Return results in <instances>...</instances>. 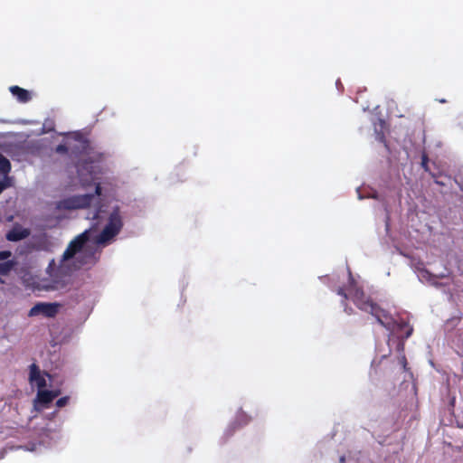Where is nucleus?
I'll list each match as a JSON object with an SVG mask.
<instances>
[{
  "instance_id": "6ab92c4d",
  "label": "nucleus",
  "mask_w": 463,
  "mask_h": 463,
  "mask_svg": "<svg viewBox=\"0 0 463 463\" xmlns=\"http://www.w3.org/2000/svg\"><path fill=\"white\" fill-rule=\"evenodd\" d=\"M398 347H399V350H403L404 344L403 343H400Z\"/></svg>"
},
{
  "instance_id": "4468645a",
  "label": "nucleus",
  "mask_w": 463,
  "mask_h": 463,
  "mask_svg": "<svg viewBox=\"0 0 463 463\" xmlns=\"http://www.w3.org/2000/svg\"><path fill=\"white\" fill-rule=\"evenodd\" d=\"M69 400H70V397H69V396L61 397V398H60V399H58V400H57V402H56V406H57L58 408L64 407L65 405H67V404H68Z\"/></svg>"
},
{
  "instance_id": "9d476101",
  "label": "nucleus",
  "mask_w": 463,
  "mask_h": 463,
  "mask_svg": "<svg viewBox=\"0 0 463 463\" xmlns=\"http://www.w3.org/2000/svg\"><path fill=\"white\" fill-rule=\"evenodd\" d=\"M16 261L14 260H6L5 262L0 263V275L7 276L9 273L14 269L16 266Z\"/></svg>"
},
{
  "instance_id": "39448f33",
  "label": "nucleus",
  "mask_w": 463,
  "mask_h": 463,
  "mask_svg": "<svg viewBox=\"0 0 463 463\" xmlns=\"http://www.w3.org/2000/svg\"><path fill=\"white\" fill-rule=\"evenodd\" d=\"M61 305L59 303L38 302L36 303L28 313L29 317H36L43 315L45 317H55L59 312Z\"/></svg>"
},
{
  "instance_id": "423d86ee",
  "label": "nucleus",
  "mask_w": 463,
  "mask_h": 463,
  "mask_svg": "<svg viewBox=\"0 0 463 463\" xmlns=\"http://www.w3.org/2000/svg\"><path fill=\"white\" fill-rule=\"evenodd\" d=\"M29 381L31 383H35L38 390L46 387V380L42 374L39 366L34 363L30 365Z\"/></svg>"
},
{
  "instance_id": "7ed1b4c3",
  "label": "nucleus",
  "mask_w": 463,
  "mask_h": 463,
  "mask_svg": "<svg viewBox=\"0 0 463 463\" xmlns=\"http://www.w3.org/2000/svg\"><path fill=\"white\" fill-rule=\"evenodd\" d=\"M90 237V230H86L76 236L64 250L61 261H67L76 257L77 267L94 265L98 262L99 256L97 250L88 245Z\"/></svg>"
},
{
  "instance_id": "a211bd4d",
  "label": "nucleus",
  "mask_w": 463,
  "mask_h": 463,
  "mask_svg": "<svg viewBox=\"0 0 463 463\" xmlns=\"http://www.w3.org/2000/svg\"><path fill=\"white\" fill-rule=\"evenodd\" d=\"M401 363L402 364V366H403L404 370H406L407 360H406V357L404 355L402 356Z\"/></svg>"
},
{
  "instance_id": "f3484780",
  "label": "nucleus",
  "mask_w": 463,
  "mask_h": 463,
  "mask_svg": "<svg viewBox=\"0 0 463 463\" xmlns=\"http://www.w3.org/2000/svg\"><path fill=\"white\" fill-rule=\"evenodd\" d=\"M50 392H51V396H52V400H54L56 397H58L61 394V391L60 390H52V391H50Z\"/></svg>"
},
{
  "instance_id": "2eb2a0df",
  "label": "nucleus",
  "mask_w": 463,
  "mask_h": 463,
  "mask_svg": "<svg viewBox=\"0 0 463 463\" xmlns=\"http://www.w3.org/2000/svg\"><path fill=\"white\" fill-rule=\"evenodd\" d=\"M12 256V252L10 250H2L0 251V260H9L8 259Z\"/></svg>"
},
{
  "instance_id": "6e6552de",
  "label": "nucleus",
  "mask_w": 463,
  "mask_h": 463,
  "mask_svg": "<svg viewBox=\"0 0 463 463\" xmlns=\"http://www.w3.org/2000/svg\"><path fill=\"white\" fill-rule=\"evenodd\" d=\"M9 90L19 102L26 103L32 99L30 92L19 86H11Z\"/></svg>"
},
{
  "instance_id": "1a4fd4ad",
  "label": "nucleus",
  "mask_w": 463,
  "mask_h": 463,
  "mask_svg": "<svg viewBox=\"0 0 463 463\" xmlns=\"http://www.w3.org/2000/svg\"><path fill=\"white\" fill-rule=\"evenodd\" d=\"M51 392L49 390L41 389L38 390L36 398L34 400V405L40 404L43 408H48L49 404L52 402Z\"/></svg>"
},
{
  "instance_id": "0eeeda50",
  "label": "nucleus",
  "mask_w": 463,
  "mask_h": 463,
  "mask_svg": "<svg viewBox=\"0 0 463 463\" xmlns=\"http://www.w3.org/2000/svg\"><path fill=\"white\" fill-rule=\"evenodd\" d=\"M29 234V230L21 226H15L6 233L5 238L9 241H19L27 238Z\"/></svg>"
},
{
  "instance_id": "dca6fc26",
  "label": "nucleus",
  "mask_w": 463,
  "mask_h": 463,
  "mask_svg": "<svg viewBox=\"0 0 463 463\" xmlns=\"http://www.w3.org/2000/svg\"><path fill=\"white\" fill-rule=\"evenodd\" d=\"M428 156L426 154H423L421 157V165L426 170L428 169Z\"/></svg>"
},
{
  "instance_id": "f8f14e48",
  "label": "nucleus",
  "mask_w": 463,
  "mask_h": 463,
  "mask_svg": "<svg viewBox=\"0 0 463 463\" xmlns=\"http://www.w3.org/2000/svg\"><path fill=\"white\" fill-rule=\"evenodd\" d=\"M399 328L401 330H402L403 328H407L406 332L404 333V336H403V338H405V339L409 338L412 335L413 328L408 323L402 322V323L399 324Z\"/></svg>"
},
{
  "instance_id": "20e7f679",
  "label": "nucleus",
  "mask_w": 463,
  "mask_h": 463,
  "mask_svg": "<svg viewBox=\"0 0 463 463\" xmlns=\"http://www.w3.org/2000/svg\"><path fill=\"white\" fill-rule=\"evenodd\" d=\"M90 142L80 134L74 133L64 144L56 146L55 152L58 154H70V156L78 157L88 152Z\"/></svg>"
},
{
  "instance_id": "f03ea898",
  "label": "nucleus",
  "mask_w": 463,
  "mask_h": 463,
  "mask_svg": "<svg viewBox=\"0 0 463 463\" xmlns=\"http://www.w3.org/2000/svg\"><path fill=\"white\" fill-rule=\"evenodd\" d=\"M336 293L343 297L345 300L350 298L360 310L371 314L382 326L391 329L392 318L390 314L378 304L374 303L370 297L365 296L364 290L357 287L351 273H349L347 289L338 288Z\"/></svg>"
},
{
  "instance_id": "9b49d317",
  "label": "nucleus",
  "mask_w": 463,
  "mask_h": 463,
  "mask_svg": "<svg viewBox=\"0 0 463 463\" xmlns=\"http://www.w3.org/2000/svg\"><path fill=\"white\" fill-rule=\"evenodd\" d=\"M11 171V163L10 161L0 153V173L3 174V175L8 176V174Z\"/></svg>"
},
{
  "instance_id": "ddd939ff",
  "label": "nucleus",
  "mask_w": 463,
  "mask_h": 463,
  "mask_svg": "<svg viewBox=\"0 0 463 463\" xmlns=\"http://www.w3.org/2000/svg\"><path fill=\"white\" fill-rule=\"evenodd\" d=\"M9 186H11L10 177L3 175L2 179L0 180V194Z\"/></svg>"
},
{
  "instance_id": "f257e3e1",
  "label": "nucleus",
  "mask_w": 463,
  "mask_h": 463,
  "mask_svg": "<svg viewBox=\"0 0 463 463\" xmlns=\"http://www.w3.org/2000/svg\"><path fill=\"white\" fill-rule=\"evenodd\" d=\"M101 192L100 184H97L94 194L69 196L59 201L56 207L59 210L86 209L96 201L94 210L89 213L88 218L95 222L94 225L100 224L108 218V223L95 241L97 244L107 245L120 232L123 222L118 206H115L109 213L108 205L100 199Z\"/></svg>"
}]
</instances>
